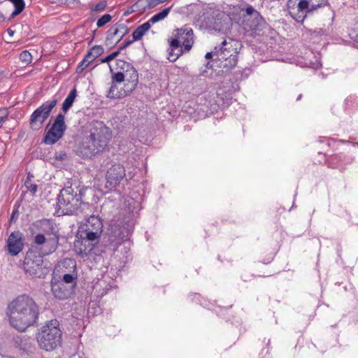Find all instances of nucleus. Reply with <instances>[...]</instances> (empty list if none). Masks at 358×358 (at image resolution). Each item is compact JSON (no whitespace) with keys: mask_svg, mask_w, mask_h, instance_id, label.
<instances>
[{"mask_svg":"<svg viewBox=\"0 0 358 358\" xmlns=\"http://www.w3.org/2000/svg\"><path fill=\"white\" fill-rule=\"evenodd\" d=\"M119 54H120V50L113 52L111 54H110L109 55H108L107 57H106L105 58L102 59L101 62H103V63L109 62L111 60H113V59H115Z\"/></svg>","mask_w":358,"mask_h":358,"instance_id":"obj_40","label":"nucleus"},{"mask_svg":"<svg viewBox=\"0 0 358 358\" xmlns=\"http://www.w3.org/2000/svg\"><path fill=\"white\" fill-rule=\"evenodd\" d=\"M342 159V156L341 154H336L331 155L326 161L329 167L335 169L338 167L340 162Z\"/></svg>","mask_w":358,"mask_h":358,"instance_id":"obj_27","label":"nucleus"},{"mask_svg":"<svg viewBox=\"0 0 358 358\" xmlns=\"http://www.w3.org/2000/svg\"><path fill=\"white\" fill-rule=\"evenodd\" d=\"M39 252L36 249H29L26 254L23 266L24 269L32 278H45L50 273V268L45 264L43 256L46 255L45 252Z\"/></svg>","mask_w":358,"mask_h":358,"instance_id":"obj_5","label":"nucleus"},{"mask_svg":"<svg viewBox=\"0 0 358 358\" xmlns=\"http://www.w3.org/2000/svg\"><path fill=\"white\" fill-rule=\"evenodd\" d=\"M302 95L299 94L296 99L297 101L300 100L301 99Z\"/></svg>","mask_w":358,"mask_h":358,"instance_id":"obj_48","label":"nucleus"},{"mask_svg":"<svg viewBox=\"0 0 358 358\" xmlns=\"http://www.w3.org/2000/svg\"><path fill=\"white\" fill-rule=\"evenodd\" d=\"M57 205L64 215L79 214L85 208H90L89 203L81 201V195L78 189L71 186L63 188L57 197Z\"/></svg>","mask_w":358,"mask_h":358,"instance_id":"obj_3","label":"nucleus"},{"mask_svg":"<svg viewBox=\"0 0 358 358\" xmlns=\"http://www.w3.org/2000/svg\"><path fill=\"white\" fill-rule=\"evenodd\" d=\"M15 216V212H13V214H12V216H11V218H13V217Z\"/></svg>","mask_w":358,"mask_h":358,"instance_id":"obj_50","label":"nucleus"},{"mask_svg":"<svg viewBox=\"0 0 358 358\" xmlns=\"http://www.w3.org/2000/svg\"><path fill=\"white\" fill-rule=\"evenodd\" d=\"M34 243L38 245H45L48 247V250L49 249L48 238H45L43 233H38L35 236Z\"/></svg>","mask_w":358,"mask_h":358,"instance_id":"obj_30","label":"nucleus"},{"mask_svg":"<svg viewBox=\"0 0 358 358\" xmlns=\"http://www.w3.org/2000/svg\"><path fill=\"white\" fill-rule=\"evenodd\" d=\"M24 185L27 189L31 192L32 194H35L38 191V185L32 183V182H29V181H25Z\"/></svg>","mask_w":358,"mask_h":358,"instance_id":"obj_39","label":"nucleus"},{"mask_svg":"<svg viewBox=\"0 0 358 358\" xmlns=\"http://www.w3.org/2000/svg\"><path fill=\"white\" fill-rule=\"evenodd\" d=\"M232 26L231 20L224 13H219L216 15L205 16L200 24L204 29L214 30L223 34H227Z\"/></svg>","mask_w":358,"mask_h":358,"instance_id":"obj_8","label":"nucleus"},{"mask_svg":"<svg viewBox=\"0 0 358 358\" xmlns=\"http://www.w3.org/2000/svg\"><path fill=\"white\" fill-rule=\"evenodd\" d=\"M112 19V16L109 14H105L101 16L96 22V26L98 27H101L104 26L106 24L109 22Z\"/></svg>","mask_w":358,"mask_h":358,"instance_id":"obj_35","label":"nucleus"},{"mask_svg":"<svg viewBox=\"0 0 358 358\" xmlns=\"http://www.w3.org/2000/svg\"><path fill=\"white\" fill-rule=\"evenodd\" d=\"M88 65L89 64L83 59L76 68V73H81L88 66Z\"/></svg>","mask_w":358,"mask_h":358,"instance_id":"obj_41","label":"nucleus"},{"mask_svg":"<svg viewBox=\"0 0 358 358\" xmlns=\"http://www.w3.org/2000/svg\"><path fill=\"white\" fill-rule=\"evenodd\" d=\"M112 138L110 129L103 122L94 121L90 124L89 134L85 135L79 146L83 158H92L104 152Z\"/></svg>","mask_w":358,"mask_h":358,"instance_id":"obj_2","label":"nucleus"},{"mask_svg":"<svg viewBox=\"0 0 358 358\" xmlns=\"http://www.w3.org/2000/svg\"><path fill=\"white\" fill-rule=\"evenodd\" d=\"M15 216V212H13V214H12V216H11V218H13V217Z\"/></svg>","mask_w":358,"mask_h":358,"instance_id":"obj_51","label":"nucleus"},{"mask_svg":"<svg viewBox=\"0 0 358 358\" xmlns=\"http://www.w3.org/2000/svg\"><path fill=\"white\" fill-rule=\"evenodd\" d=\"M124 237L121 236L120 233H118V236L115 235L110 236V246L113 251H115L118 246L123 242Z\"/></svg>","mask_w":358,"mask_h":358,"instance_id":"obj_28","label":"nucleus"},{"mask_svg":"<svg viewBox=\"0 0 358 358\" xmlns=\"http://www.w3.org/2000/svg\"><path fill=\"white\" fill-rule=\"evenodd\" d=\"M150 27V24L147 22L138 26L132 34L133 41H136L141 40Z\"/></svg>","mask_w":358,"mask_h":358,"instance_id":"obj_23","label":"nucleus"},{"mask_svg":"<svg viewBox=\"0 0 358 358\" xmlns=\"http://www.w3.org/2000/svg\"><path fill=\"white\" fill-rule=\"evenodd\" d=\"M132 67L133 65L121 59H117L113 65H109L111 73H113L114 71L125 73Z\"/></svg>","mask_w":358,"mask_h":358,"instance_id":"obj_21","label":"nucleus"},{"mask_svg":"<svg viewBox=\"0 0 358 358\" xmlns=\"http://www.w3.org/2000/svg\"><path fill=\"white\" fill-rule=\"evenodd\" d=\"M5 20L3 15L0 13V22H2Z\"/></svg>","mask_w":358,"mask_h":358,"instance_id":"obj_47","label":"nucleus"},{"mask_svg":"<svg viewBox=\"0 0 358 358\" xmlns=\"http://www.w3.org/2000/svg\"><path fill=\"white\" fill-rule=\"evenodd\" d=\"M8 252L12 256H17L24 248L23 236L20 231H13L6 241Z\"/></svg>","mask_w":358,"mask_h":358,"instance_id":"obj_14","label":"nucleus"},{"mask_svg":"<svg viewBox=\"0 0 358 358\" xmlns=\"http://www.w3.org/2000/svg\"><path fill=\"white\" fill-rule=\"evenodd\" d=\"M125 83L127 92H132L136 87L138 83V74L137 71L133 66L128 71L124 73Z\"/></svg>","mask_w":358,"mask_h":358,"instance_id":"obj_18","label":"nucleus"},{"mask_svg":"<svg viewBox=\"0 0 358 358\" xmlns=\"http://www.w3.org/2000/svg\"><path fill=\"white\" fill-rule=\"evenodd\" d=\"M103 231V222L99 217L91 215L86 220V222L81 225L78 229V234L82 241H76L74 243L76 251L80 255L87 254L86 248L83 249L80 246L83 242L98 241Z\"/></svg>","mask_w":358,"mask_h":358,"instance_id":"obj_4","label":"nucleus"},{"mask_svg":"<svg viewBox=\"0 0 358 358\" xmlns=\"http://www.w3.org/2000/svg\"><path fill=\"white\" fill-rule=\"evenodd\" d=\"M308 34L312 39L329 34V29L328 27H317L315 29H309Z\"/></svg>","mask_w":358,"mask_h":358,"instance_id":"obj_25","label":"nucleus"},{"mask_svg":"<svg viewBox=\"0 0 358 358\" xmlns=\"http://www.w3.org/2000/svg\"><path fill=\"white\" fill-rule=\"evenodd\" d=\"M184 51L178 38H174L170 42L167 58L170 62H174L183 54Z\"/></svg>","mask_w":358,"mask_h":358,"instance_id":"obj_17","label":"nucleus"},{"mask_svg":"<svg viewBox=\"0 0 358 358\" xmlns=\"http://www.w3.org/2000/svg\"><path fill=\"white\" fill-rule=\"evenodd\" d=\"M7 315L10 325L19 331H24L36 322L39 308L31 297L22 294L10 302Z\"/></svg>","mask_w":358,"mask_h":358,"instance_id":"obj_1","label":"nucleus"},{"mask_svg":"<svg viewBox=\"0 0 358 358\" xmlns=\"http://www.w3.org/2000/svg\"><path fill=\"white\" fill-rule=\"evenodd\" d=\"M36 227L44 235L52 236V237L48 238L49 249L47 250L45 254H50L55 252L57 248L59 239V229L57 224L52 220L44 219L37 222Z\"/></svg>","mask_w":358,"mask_h":358,"instance_id":"obj_10","label":"nucleus"},{"mask_svg":"<svg viewBox=\"0 0 358 358\" xmlns=\"http://www.w3.org/2000/svg\"><path fill=\"white\" fill-rule=\"evenodd\" d=\"M125 75L124 73L120 72V71H114L113 73H112V83H120L122 82H125Z\"/></svg>","mask_w":358,"mask_h":358,"instance_id":"obj_33","label":"nucleus"},{"mask_svg":"<svg viewBox=\"0 0 358 358\" xmlns=\"http://www.w3.org/2000/svg\"><path fill=\"white\" fill-rule=\"evenodd\" d=\"M176 38L182 43L185 52H189L194 44V34L192 28L185 27L175 30Z\"/></svg>","mask_w":358,"mask_h":358,"instance_id":"obj_15","label":"nucleus"},{"mask_svg":"<svg viewBox=\"0 0 358 358\" xmlns=\"http://www.w3.org/2000/svg\"><path fill=\"white\" fill-rule=\"evenodd\" d=\"M125 176L124 167L120 164H113L106 174V187L114 188L117 186Z\"/></svg>","mask_w":358,"mask_h":358,"instance_id":"obj_13","label":"nucleus"},{"mask_svg":"<svg viewBox=\"0 0 358 358\" xmlns=\"http://www.w3.org/2000/svg\"><path fill=\"white\" fill-rule=\"evenodd\" d=\"M76 274L73 273H66L63 275L62 280L60 282H64V284L73 285V287L76 285Z\"/></svg>","mask_w":358,"mask_h":358,"instance_id":"obj_32","label":"nucleus"},{"mask_svg":"<svg viewBox=\"0 0 358 358\" xmlns=\"http://www.w3.org/2000/svg\"><path fill=\"white\" fill-rule=\"evenodd\" d=\"M20 59L23 63L28 64L31 62L32 56L29 52L27 50L22 51L20 55Z\"/></svg>","mask_w":358,"mask_h":358,"instance_id":"obj_34","label":"nucleus"},{"mask_svg":"<svg viewBox=\"0 0 358 358\" xmlns=\"http://www.w3.org/2000/svg\"><path fill=\"white\" fill-rule=\"evenodd\" d=\"M212 55H213L212 52H207L205 56L206 59H210L212 57Z\"/></svg>","mask_w":358,"mask_h":358,"instance_id":"obj_46","label":"nucleus"},{"mask_svg":"<svg viewBox=\"0 0 358 358\" xmlns=\"http://www.w3.org/2000/svg\"><path fill=\"white\" fill-rule=\"evenodd\" d=\"M77 96V90L76 88L74 87L71 90L67 97L65 99L63 104H62V110L64 113H66L73 106V102L75 101L76 97Z\"/></svg>","mask_w":358,"mask_h":358,"instance_id":"obj_24","label":"nucleus"},{"mask_svg":"<svg viewBox=\"0 0 358 358\" xmlns=\"http://www.w3.org/2000/svg\"><path fill=\"white\" fill-rule=\"evenodd\" d=\"M260 16L259 13L257 12L251 6H248L245 8V15H243V20L250 19Z\"/></svg>","mask_w":358,"mask_h":358,"instance_id":"obj_31","label":"nucleus"},{"mask_svg":"<svg viewBox=\"0 0 358 358\" xmlns=\"http://www.w3.org/2000/svg\"><path fill=\"white\" fill-rule=\"evenodd\" d=\"M7 31H8V34L10 36H13V34H14V33H15V31H14L13 30H12L11 29H10V28H9V29H8Z\"/></svg>","mask_w":358,"mask_h":358,"instance_id":"obj_45","label":"nucleus"},{"mask_svg":"<svg viewBox=\"0 0 358 358\" xmlns=\"http://www.w3.org/2000/svg\"><path fill=\"white\" fill-rule=\"evenodd\" d=\"M41 348L45 351H52L62 343V331L57 321H51L41 328L37 337Z\"/></svg>","mask_w":358,"mask_h":358,"instance_id":"obj_6","label":"nucleus"},{"mask_svg":"<svg viewBox=\"0 0 358 358\" xmlns=\"http://www.w3.org/2000/svg\"><path fill=\"white\" fill-rule=\"evenodd\" d=\"M108 33L112 38L120 33L121 35L118 40L120 41L128 33V29L124 24H116L108 30Z\"/></svg>","mask_w":358,"mask_h":358,"instance_id":"obj_22","label":"nucleus"},{"mask_svg":"<svg viewBox=\"0 0 358 358\" xmlns=\"http://www.w3.org/2000/svg\"><path fill=\"white\" fill-rule=\"evenodd\" d=\"M229 44L226 40H224L218 50H217V48H215V54L217 55L218 60L225 62L224 67L231 69L236 66L237 57L236 51L231 48V47H228Z\"/></svg>","mask_w":358,"mask_h":358,"instance_id":"obj_12","label":"nucleus"},{"mask_svg":"<svg viewBox=\"0 0 358 358\" xmlns=\"http://www.w3.org/2000/svg\"><path fill=\"white\" fill-rule=\"evenodd\" d=\"M8 116V111L7 108L0 109V129L2 127L3 123L6 122Z\"/></svg>","mask_w":358,"mask_h":358,"instance_id":"obj_38","label":"nucleus"},{"mask_svg":"<svg viewBox=\"0 0 358 358\" xmlns=\"http://www.w3.org/2000/svg\"><path fill=\"white\" fill-rule=\"evenodd\" d=\"M107 6V2L104 0L99 1L91 8V10L94 12H100L105 10Z\"/></svg>","mask_w":358,"mask_h":358,"instance_id":"obj_37","label":"nucleus"},{"mask_svg":"<svg viewBox=\"0 0 358 358\" xmlns=\"http://www.w3.org/2000/svg\"><path fill=\"white\" fill-rule=\"evenodd\" d=\"M51 290L55 298L59 300H65L71 295L73 285H66L64 282L52 280Z\"/></svg>","mask_w":358,"mask_h":358,"instance_id":"obj_16","label":"nucleus"},{"mask_svg":"<svg viewBox=\"0 0 358 358\" xmlns=\"http://www.w3.org/2000/svg\"><path fill=\"white\" fill-rule=\"evenodd\" d=\"M264 21L261 16L250 19L243 20V27L246 31L260 29Z\"/></svg>","mask_w":358,"mask_h":358,"instance_id":"obj_20","label":"nucleus"},{"mask_svg":"<svg viewBox=\"0 0 358 358\" xmlns=\"http://www.w3.org/2000/svg\"><path fill=\"white\" fill-rule=\"evenodd\" d=\"M327 0H288L289 14L298 22H303L308 13L325 5Z\"/></svg>","mask_w":358,"mask_h":358,"instance_id":"obj_7","label":"nucleus"},{"mask_svg":"<svg viewBox=\"0 0 358 358\" xmlns=\"http://www.w3.org/2000/svg\"><path fill=\"white\" fill-rule=\"evenodd\" d=\"M57 103L58 99L54 97L52 99L44 102L36 108L32 113L29 119L31 129L33 130L40 129Z\"/></svg>","mask_w":358,"mask_h":358,"instance_id":"obj_9","label":"nucleus"},{"mask_svg":"<svg viewBox=\"0 0 358 358\" xmlns=\"http://www.w3.org/2000/svg\"><path fill=\"white\" fill-rule=\"evenodd\" d=\"M357 1H358V0H357Z\"/></svg>","mask_w":358,"mask_h":358,"instance_id":"obj_52","label":"nucleus"},{"mask_svg":"<svg viewBox=\"0 0 358 358\" xmlns=\"http://www.w3.org/2000/svg\"><path fill=\"white\" fill-rule=\"evenodd\" d=\"M133 42H134V41L132 40H127L124 43H122L120 48H119V50H122L124 48H126L127 47L129 46Z\"/></svg>","mask_w":358,"mask_h":358,"instance_id":"obj_43","label":"nucleus"},{"mask_svg":"<svg viewBox=\"0 0 358 358\" xmlns=\"http://www.w3.org/2000/svg\"><path fill=\"white\" fill-rule=\"evenodd\" d=\"M89 52H92V55L95 57V59H96L103 54V48L101 45H94L89 50Z\"/></svg>","mask_w":358,"mask_h":358,"instance_id":"obj_36","label":"nucleus"},{"mask_svg":"<svg viewBox=\"0 0 358 358\" xmlns=\"http://www.w3.org/2000/svg\"><path fill=\"white\" fill-rule=\"evenodd\" d=\"M171 7L164 8L161 12L153 15L147 22L151 25V24H155L160 20H164L169 13L171 10Z\"/></svg>","mask_w":358,"mask_h":358,"instance_id":"obj_26","label":"nucleus"},{"mask_svg":"<svg viewBox=\"0 0 358 358\" xmlns=\"http://www.w3.org/2000/svg\"><path fill=\"white\" fill-rule=\"evenodd\" d=\"M120 83H112L110 89L107 93V97L109 99H122L124 98L129 94H130L131 92H127V86L124 84V87L119 88Z\"/></svg>","mask_w":358,"mask_h":358,"instance_id":"obj_19","label":"nucleus"},{"mask_svg":"<svg viewBox=\"0 0 358 358\" xmlns=\"http://www.w3.org/2000/svg\"><path fill=\"white\" fill-rule=\"evenodd\" d=\"M13 4L15 6V10L11 13L10 17H14L19 15L24 8V2L23 0H15Z\"/></svg>","mask_w":358,"mask_h":358,"instance_id":"obj_29","label":"nucleus"},{"mask_svg":"<svg viewBox=\"0 0 358 358\" xmlns=\"http://www.w3.org/2000/svg\"><path fill=\"white\" fill-rule=\"evenodd\" d=\"M209 65H210V62H207V64H206V67H207V68H209ZM211 67H212V66H210V68H211Z\"/></svg>","mask_w":358,"mask_h":358,"instance_id":"obj_49","label":"nucleus"},{"mask_svg":"<svg viewBox=\"0 0 358 358\" xmlns=\"http://www.w3.org/2000/svg\"><path fill=\"white\" fill-rule=\"evenodd\" d=\"M64 119V115L62 113L57 115L53 124L44 136L45 144L53 145L62 138L67 127Z\"/></svg>","mask_w":358,"mask_h":358,"instance_id":"obj_11","label":"nucleus"},{"mask_svg":"<svg viewBox=\"0 0 358 358\" xmlns=\"http://www.w3.org/2000/svg\"><path fill=\"white\" fill-rule=\"evenodd\" d=\"M83 59L90 64L95 59V57L92 55V52L88 51Z\"/></svg>","mask_w":358,"mask_h":358,"instance_id":"obj_42","label":"nucleus"},{"mask_svg":"<svg viewBox=\"0 0 358 358\" xmlns=\"http://www.w3.org/2000/svg\"><path fill=\"white\" fill-rule=\"evenodd\" d=\"M34 178V176L30 173H28L26 181H29V182H32V179Z\"/></svg>","mask_w":358,"mask_h":358,"instance_id":"obj_44","label":"nucleus"}]
</instances>
